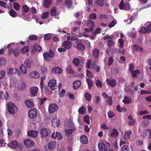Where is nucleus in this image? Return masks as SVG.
<instances>
[{"label":"nucleus","mask_w":151,"mask_h":151,"mask_svg":"<svg viewBox=\"0 0 151 151\" xmlns=\"http://www.w3.org/2000/svg\"><path fill=\"white\" fill-rule=\"evenodd\" d=\"M38 132L37 131L32 130L27 132V135L34 138H36L37 136Z\"/></svg>","instance_id":"obj_12"},{"label":"nucleus","mask_w":151,"mask_h":151,"mask_svg":"<svg viewBox=\"0 0 151 151\" xmlns=\"http://www.w3.org/2000/svg\"><path fill=\"white\" fill-rule=\"evenodd\" d=\"M97 4L100 6H103L104 5V3L101 0H97Z\"/></svg>","instance_id":"obj_64"},{"label":"nucleus","mask_w":151,"mask_h":151,"mask_svg":"<svg viewBox=\"0 0 151 151\" xmlns=\"http://www.w3.org/2000/svg\"><path fill=\"white\" fill-rule=\"evenodd\" d=\"M129 148L127 145H124L122 146L121 149V151H129Z\"/></svg>","instance_id":"obj_48"},{"label":"nucleus","mask_w":151,"mask_h":151,"mask_svg":"<svg viewBox=\"0 0 151 151\" xmlns=\"http://www.w3.org/2000/svg\"><path fill=\"white\" fill-rule=\"evenodd\" d=\"M122 102L125 104H129L132 101L131 98L128 96H125L124 99L122 101Z\"/></svg>","instance_id":"obj_25"},{"label":"nucleus","mask_w":151,"mask_h":151,"mask_svg":"<svg viewBox=\"0 0 151 151\" xmlns=\"http://www.w3.org/2000/svg\"><path fill=\"white\" fill-rule=\"evenodd\" d=\"M85 96L86 98V99L87 101H89L90 100L91 96L88 93H86L85 94Z\"/></svg>","instance_id":"obj_55"},{"label":"nucleus","mask_w":151,"mask_h":151,"mask_svg":"<svg viewBox=\"0 0 151 151\" xmlns=\"http://www.w3.org/2000/svg\"><path fill=\"white\" fill-rule=\"evenodd\" d=\"M40 133L42 138H45L47 137L49 135L47 129L45 128H42L40 129Z\"/></svg>","instance_id":"obj_7"},{"label":"nucleus","mask_w":151,"mask_h":151,"mask_svg":"<svg viewBox=\"0 0 151 151\" xmlns=\"http://www.w3.org/2000/svg\"><path fill=\"white\" fill-rule=\"evenodd\" d=\"M98 146L99 149L102 151H107V147L103 142L99 143Z\"/></svg>","instance_id":"obj_18"},{"label":"nucleus","mask_w":151,"mask_h":151,"mask_svg":"<svg viewBox=\"0 0 151 151\" xmlns=\"http://www.w3.org/2000/svg\"><path fill=\"white\" fill-rule=\"evenodd\" d=\"M84 121L86 123L89 124L90 123V120H89V116L88 115L85 116L83 119Z\"/></svg>","instance_id":"obj_47"},{"label":"nucleus","mask_w":151,"mask_h":151,"mask_svg":"<svg viewBox=\"0 0 151 151\" xmlns=\"http://www.w3.org/2000/svg\"><path fill=\"white\" fill-rule=\"evenodd\" d=\"M75 130H73V129H67L65 130V135L67 137H70L72 134L73 131Z\"/></svg>","instance_id":"obj_26"},{"label":"nucleus","mask_w":151,"mask_h":151,"mask_svg":"<svg viewBox=\"0 0 151 151\" xmlns=\"http://www.w3.org/2000/svg\"><path fill=\"white\" fill-rule=\"evenodd\" d=\"M87 25L88 27L93 28L95 26V24L93 21L90 19H88L87 20Z\"/></svg>","instance_id":"obj_34"},{"label":"nucleus","mask_w":151,"mask_h":151,"mask_svg":"<svg viewBox=\"0 0 151 151\" xmlns=\"http://www.w3.org/2000/svg\"><path fill=\"white\" fill-rule=\"evenodd\" d=\"M99 50L97 49H95L93 51V56L95 58H97L99 56Z\"/></svg>","instance_id":"obj_40"},{"label":"nucleus","mask_w":151,"mask_h":151,"mask_svg":"<svg viewBox=\"0 0 151 151\" xmlns=\"http://www.w3.org/2000/svg\"><path fill=\"white\" fill-rule=\"evenodd\" d=\"M77 47L78 49L83 50L85 48V46L82 43H79L77 45Z\"/></svg>","instance_id":"obj_52"},{"label":"nucleus","mask_w":151,"mask_h":151,"mask_svg":"<svg viewBox=\"0 0 151 151\" xmlns=\"http://www.w3.org/2000/svg\"><path fill=\"white\" fill-rule=\"evenodd\" d=\"M119 8L121 10L125 11L129 10L130 9V4L128 2L124 3L123 0H122L120 3L119 4Z\"/></svg>","instance_id":"obj_2"},{"label":"nucleus","mask_w":151,"mask_h":151,"mask_svg":"<svg viewBox=\"0 0 151 151\" xmlns=\"http://www.w3.org/2000/svg\"><path fill=\"white\" fill-rule=\"evenodd\" d=\"M114 37V36L112 35H107L104 37L103 39L104 40H106L107 39L113 40Z\"/></svg>","instance_id":"obj_42"},{"label":"nucleus","mask_w":151,"mask_h":151,"mask_svg":"<svg viewBox=\"0 0 151 151\" xmlns=\"http://www.w3.org/2000/svg\"><path fill=\"white\" fill-rule=\"evenodd\" d=\"M22 9L24 12L25 13L27 12L29 10V7L27 5H23Z\"/></svg>","instance_id":"obj_60"},{"label":"nucleus","mask_w":151,"mask_h":151,"mask_svg":"<svg viewBox=\"0 0 151 151\" xmlns=\"http://www.w3.org/2000/svg\"><path fill=\"white\" fill-rule=\"evenodd\" d=\"M29 49L27 46H25L22 49L21 51L22 52L26 53L29 52Z\"/></svg>","instance_id":"obj_53"},{"label":"nucleus","mask_w":151,"mask_h":151,"mask_svg":"<svg viewBox=\"0 0 151 151\" xmlns=\"http://www.w3.org/2000/svg\"><path fill=\"white\" fill-rule=\"evenodd\" d=\"M43 55L44 58L47 61H49L51 58L54 57L55 54L53 51L51 50H50L49 52H45L43 53Z\"/></svg>","instance_id":"obj_3"},{"label":"nucleus","mask_w":151,"mask_h":151,"mask_svg":"<svg viewBox=\"0 0 151 151\" xmlns=\"http://www.w3.org/2000/svg\"><path fill=\"white\" fill-rule=\"evenodd\" d=\"M81 82L80 80L75 81L73 84V88L74 89L77 90L80 86Z\"/></svg>","instance_id":"obj_22"},{"label":"nucleus","mask_w":151,"mask_h":151,"mask_svg":"<svg viewBox=\"0 0 151 151\" xmlns=\"http://www.w3.org/2000/svg\"><path fill=\"white\" fill-rule=\"evenodd\" d=\"M96 85L97 87L101 88L102 86L103 83L99 79H98L96 81Z\"/></svg>","instance_id":"obj_50"},{"label":"nucleus","mask_w":151,"mask_h":151,"mask_svg":"<svg viewBox=\"0 0 151 151\" xmlns=\"http://www.w3.org/2000/svg\"><path fill=\"white\" fill-rule=\"evenodd\" d=\"M140 32L141 33H142L144 34H145L146 33H147V29L145 27H142L140 28Z\"/></svg>","instance_id":"obj_56"},{"label":"nucleus","mask_w":151,"mask_h":151,"mask_svg":"<svg viewBox=\"0 0 151 151\" xmlns=\"http://www.w3.org/2000/svg\"><path fill=\"white\" fill-rule=\"evenodd\" d=\"M132 49L135 52H142L143 50V49L142 47H140L139 45L136 44L133 45Z\"/></svg>","instance_id":"obj_19"},{"label":"nucleus","mask_w":151,"mask_h":151,"mask_svg":"<svg viewBox=\"0 0 151 151\" xmlns=\"http://www.w3.org/2000/svg\"><path fill=\"white\" fill-rule=\"evenodd\" d=\"M52 71L54 74H60L62 73L63 69L58 67H56L52 69Z\"/></svg>","instance_id":"obj_15"},{"label":"nucleus","mask_w":151,"mask_h":151,"mask_svg":"<svg viewBox=\"0 0 151 151\" xmlns=\"http://www.w3.org/2000/svg\"><path fill=\"white\" fill-rule=\"evenodd\" d=\"M134 66L133 65V64L132 63L130 64L129 65V71L130 72H132L133 71V70H134Z\"/></svg>","instance_id":"obj_63"},{"label":"nucleus","mask_w":151,"mask_h":151,"mask_svg":"<svg viewBox=\"0 0 151 151\" xmlns=\"http://www.w3.org/2000/svg\"><path fill=\"white\" fill-rule=\"evenodd\" d=\"M34 50L37 52H40L42 50V48L39 44H35L34 45Z\"/></svg>","instance_id":"obj_29"},{"label":"nucleus","mask_w":151,"mask_h":151,"mask_svg":"<svg viewBox=\"0 0 151 151\" xmlns=\"http://www.w3.org/2000/svg\"><path fill=\"white\" fill-rule=\"evenodd\" d=\"M56 81L55 79L50 81L48 84V86L50 87L52 90H54L56 88Z\"/></svg>","instance_id":"obj_9"},{"label":"nucleus","mask_w":151,"mask_h":151,"mask_svg":"<svg viewBox=\"0 0 151 151\" xmlns=\"http://www.w3.org/2000/svg\"><path fill=\"white\" fill-rule=\"evenodd\" d=\"M29 39L31 40H36L37 39V37L35 35H30L29 36Z\"/></svg>","instance_id":"obj_58"},{"label":"nucleus","mask_w":151,"mask_h":151,"mask_svg":"<svg viewBox=\"0 0 151 151\" xmlns=\"http://www.w3.org/2000/svg\"><path fill=\"white\" fill-rule=\"evenodd\" d=\"M86 76L88 77L91 78H93V76L92 73L88 70H86Z\"/></svg>","instance_id":"obj_57"},{"label":"nucleus","mask_w":151,"mask_h":151,"mask_svg":"<svg viewBox=\"0 0 151 151\" xmlns=\"http://www.w3.org/2000/svg\"><path fill=\"white\" fill-rule=\"evenodd\" d=\"M7 107L8 112L11 114H14L17 111L16 106L11 102L7 104Z\"/></svg>","instance_id":"obj_1"},{"label":"nucleus","mask_w":151,"mask_h":151,"mask_svg":"<svg viewBox=\"0 0 151 151\" xmlns=\"http://www.w3.org/2000/svg\"><path fill=\"white\" fill-rule=\"evenodd\" d=\"M13 6L14 8V9L16 10H18L20 8V6L19 4L17 3H14L13 4Z\"/></svg>","instance_id":"obj_61"},{"label":"nucleus","mask_w":151,"mask_h":151,"mask_svg":"<svg viewBox=\"0 0 151 151\" xmlns=\"http://www.w3.org/2000/svg\"><path fill=\"white\" fill-rule=\"evenodd\" d=\"M9 97V94L6 92H1L0 94V99L7 100Z\"/></svg>","instance_id":"obj_16"},{"label":"nucleus","mask_w":151,"mask_h":151,"mask_svg":"<svg viewBox=\"0 0 151 151\" xmlns=\"http://www.w3.org/2000/svg\"><path fill=\"white\" fill-rule=\"evenodd\" d=\"M89 18L90 19H95L97 18V15L95 13L91 14L89 16Z\"/></svg>","instance_id":"obj_49"},{"label":"nucleus","mask_w":151,"mask_h":151,"mask_svg":"<svg viewBox=\"0 0 151 151\" xmlns=\"http://www.w3.org/2000/svg\"><path fill=\"white\" fill-rule=\"evenodd\" d=\"M66 71H67L68 73L72 74L74 72L73 69L71 68L70 66H68V67L66 69Z\"/></svg>","instance_id":"obj_51"},{"label":"nucleus","mask_w":151,"mask_h":151,"mask_svg":"<svg viewBox=\"0 0 151 151\" xmlns=\"http://www.w3.org/2000/svg\"><path fill=\"white\" fill-rule=\"evenodd\" d=\"M105 102L106 104L107 105L111 106L112 104V98L111 96H109Z\"/></svg>","instance_id":"obj_31"},{"label":"nucleus","mask_w":151,"mask_h":151,"mask_svg":"<svg viewBox=\"0 0 151 151\" xmlns=\"http://www.w3.org/2000/svg\"><path fill=\"white\" fill-rule=\"evenodd\" d=\"M132 133V132L130 130L125 131L124 134H122V139L125 141H127L130 139V134Z\"/></svg>","instance_id":"obj_8"},{"label":"nucleus","mask_w":151,"mask_h":151,"mask_svg":"<svg viewBox=\"0 0 151 151\" xmlns=\"http://www.w3.org/2000/svg\"><path fill=\"white\" fill-rule=\"evenodd\" d=\"M86 81L88 86V88L90 89L93 86V81L90 78H87Z\"/></svg>","instance_id":"obj_24"},{"label":"nucleus","mask_w":151,"mask_h":151,"mask_svg":"<svg viewBox=\"0 0 151 151\" xmlns=\"http://www.w3.org/2000/svg\"><path fill=\"white\" fill-rule=\"evenodd\" d=\"M91 60H87L86 63V67L87 68H90V65L91 64L92 66L94 65L95 64V61L93 62V63H91Z\"/></svg>","instance_id":"obj_36"},{"label":"nucleus","mask_w":151,"mask_h":151,"mask_svg":"<svg viewBox=\"0 0 151 151\" xmlns=\"http://www.w3.org/2000/svg\"><path fill=\"white\" fill-rule=\"evenodd\" d=\"M106 81L108 85L112 87H114L116 84V81L114 79L111 80L107 79Z\"/></svg>","instance_id":"obj_13"},{"label":"nucleus","mask_w":151,"mask_h":151,"mask_svg":"<svg viewBox=\"0 0 151 151\" xmlns=\"http://www.w3.org/2000/svg\"><path fill=\"white\" fill-rule=\"evenodd\" d=\"M118 132L115 129H113L111 134V136L113 138H116L118 136Z\"/></svg>","instance_id":"obj_28"},{"label":"nucleus","mask_w":151,"mask_h":151,"mask_svg":"<svg viewBox=\"0 0 151 151\" xmlns=\"http://www.w3.org/2000/svg\"><path fill=\"white\" fill-rule=\"evenodd\" d=\"M52 37L51 35L50 34H47L44 36V39L45 40H49Z\"/></svg>","instance_id":"obj_59"},{"label":"nucleus","mask_w":151,"mask_h":151,"mask_svg":"<svg viewBox=\"0 0 151 151\" xmlns=\"http://www.w3.org/2000/svg\"><path fill=\"white\" fill-rule=\"evenodd\" d=\"M14 51V55L15 57H17L18 56L20 50L19 49L16 48Z\"/></svg>","instance_id":"obj_62"},{"label":"nucleus","mask_w":151,"mask_h":151,"mask_svg":"<svg viewBox=\"0 0 151 151\" xmlns=\"http://www.w3.org/2000/svg\"><path fill=\"white\" fill-rule=\"evenodd\" d=\"M68 127H70L73 130H75L76 128L75 127V124L72 121H70L68 122L67 124Z\"/></svg>","instance_id":"obj_37"},{"label":"nucleus","mask_w":151,"mask_h":151,"mask_svg":"<svg viewBox=\"0 0 151 151\" xmlns=\"http://www.w3.org/2000/svg\"><path fill=\"white\" fill-rule=\"evenodd\" d=\"M56 143L55 142L51 141L48 143V148L50 150L54 149L56 147Z\"/></svg>","instance_id":"obj_21"},{"label":"nucleus","mask_w":151,"mask_h":151,"mask_svg":"<svg viewBox=\"0 0 151 151\" xmlns=\"http://www.w3.org/2000/svg\"><path fill=\"white\" fill-rule=\"evenodd\" d=\"M86 108L83 106H81L78 110L79 113L82 115H84L86 113Z\"/></svg>","instance_id":"obj_35"},{"label":"nucleus","mask_w":151,"mask_h":151,"mask_svg":"<svg viewBox=\"0 0 151 151\" xmlns=\"http://www.w3.org/2000/svg\"><path fill=\"white\" fill-rule=\"evenodd\" d=\"M58 105L55 104H52L49 105L48 111L49 113L53 114L58 109Z\"/></svg>","instance_id":"obj_4"},{"label":"nucleus","mask_w":151,"mask_h":151,"mask_svg":"<svg viewBox=\"0 0 151 151\" xmlns=\"http://www.w3.org/2000/svg\"><path fill=\"white\" fill-rule=\"evenodd\" d=\"M9 14L12 17H15L16 16L17 13L13 9H11L10 11Z\"/></svg>","instance_id":"obj_45"},{"label":"nucleus","mask_w":151,"mask_h":151,"mask_svg":"<svg viewBox=\"0 0 151 151\" xmlns=\"http://www.w3.org/2000/svg\"><path fill=\"white\" fill-rule=\"evenodd\" d=\"M18 144V142L16 140L13 141L11 143H9L7 144L8 147H12L13 148H15L17 146Z\"/></svg>","instance_id":"obj_27"},{"label":"nucleus","mask_w":151,"mask_h":151,"mask_svg":"<svg viewBox=\"0 0 151 151\" xmlns=\"http://www.w3.org/2000/svg\"><path fill=\"white\" fill-rule=\"evenodd\" d=\"M62 46L67 50H68L71 48L72 46V43L69 41H65L63 43Z\"/></svg>","instance_id":"obj_14"},{"label":"nucleus","mask_w":151,"mask_h":151,"mask_svg":"<svg viewBox=\"0 0 151 151\" xmlns=\"http://www.w3.org/2000/svg\"><path fill=\"white\" fill-rule=\"evenodd\" d=\"M51 3V0H44L43 5L45 8H48Z\"/></svg>","instance_id":"obj_30"},{"label":"nucleus","mask_w":151,"mask_h":151,"mask_svg":"<svg viewBox=\"0 0 151 151\" xmlns=\"http://www.w3.org/2000/svg\"><path fill=\"white\" fill-rule=\"evenodd\" d=\"M72 62L76 66L79 65L82 67L84 63V60L83 59L80 60L77 58H74Z\"/></svg>","instance_id":"obj_5"},{"label":"nucleus","mask_w":151,"mask_h":151,"mask_svg":"<svg viewBox=\"0 0 151 151\" xmlns=\"http://www.w3.org/2000/svg\"><path fill=\"white\" fill-rule=\"evenodd\" d=\"M20 69L22 73L24 74H26L27 72V69L23 65H22L20 66Z\"/></svg>","instance_id":"obj_38"},{"label":"nucleus","mask_w":151,"mask_h":151,"mask_svg":"<svg viewBox=\"0 0 151 151\" xmlns=\"http://www.w3.org/2000/svg\"><path fill=\"white\" fill-rule=\"evenodd\" d=\"M116 109L118 111L120 112H122L123 111H124V112H125L126 110V109L125 108H122L119 105L117 106Z\"/></svg>","instance_id":"obj_46"},{"label":"nucleus","mask_w":151,"mask_h":151,"mask_svg":"<svg viewBox=\"0 0 151 151\" xmlns=\"http://www.w3.org/2000/svg\"><path fill=\"white\" fill-rule=\"evenodd\" d=\"M17 71V68H11L9 70L8 73L10 75L16 73Z\"/></svg>","instance_id":"obj_39"},{"label":"nucleus","mask_w":151,"mask_h":151,"mask_svg":"<svg viewBox=\"0 0 151 151\" xmlns=\"http://www.w3.org/2000/svg\"><path fill=\"white\" fill-rule=\"evenodd\" d=\"M24 142L25 145L28 147H32L35 145L34 142L29 139H25Z\"/></svg>","instance_id":"obj_10"},{"label":"nucleus","mask_w":151,"mask_h":151,"mask_svg":"<svg viewBox=\"0 0 151 151\" xmlns=\"http://www.w3.org/2000/svg\"><path fill=\"white\" fill-rule=\"evenodd\" d=\"M30 76L32 78H37L40 77V74L37 71H33L30 73Z\"/></svg>","instance_id":"obj_20"},{"label":"nucleus","mask_w":151,"mask_h":151,"mask_svg":"<svg viewBox=\"0 0 151 151\" xmlns=\"http://www.w3.org/2000/svg\"><path fill=\"white\" fill-rule=\"evenodd\" d=\"M56 8L54 6L52 7L51 10V14L52 16H55L56 14Z\"/></svg>","instance_id":"obj_44"},{"label":"nucleus","mask_w":151,"mask_h":151,"mask_svg":"<svg viewBox=\"0 0 151 151\" xmlns=\"http://www.w3.org/2000/svg\"><path fill=\"white\" fill-rule=\"evenodd\" d=\"M6 63V61L5 58H0V64L1 66L4 65Z\"/></svg>","instance_id":"obj_54"},{"label":"nucleus","mask_w":151,"mask_h":151,"mask_svg":"<svg viewBox=\"0 0 151 151\" xmlns=\"http://www.w3.org/2000/svg\"><path fill=\"white\" fill-rule=\"evenodd\" d=\"M132 73V76L134 78H136L137 77V74H139L140 73V72L139 70H134L132 72H131Z\"/></svg>","instance_id":"obj_43"},{"label":"nucleus","mask_w":151,"mask_h":151,"mask_svg":"<svg viewBox=\"0 0 151 151\" xmlns=\"http://www.w3.org/2000/svg\"><path fill=\"white\" fill-rule=\"evenodd\" d=\"M24 63L27 68L28 69L31 68L32 64V61L28 58L26 59L24 61Z\"/></svg>","instance_id":"obj_17"},{"label":"nucleus","mask_w":151,"mask_h":151,"mask_svg":"<svg viewBox=\"0 0 151 151\" xmlns=\"http://www.w3.org/2000/svg\"><path fill=\"white\" fill-rule=\"evenodd\" d=\"M107 46L109 48H111L112 46L114 45L115 43L113 41V40H108L107 42Z\"/></svg>","instance_id":"obj_32"},{"label":"nucleus","mask_w":151,"mask_h":151,"mask_svg":"<svg viewBox=\"0 0 151 151\" xmlns=\"http://www.w3.org/2000/svg\"><path fill=\"white\" fill-rule=\"evenodd\" d=\"M38 91V88L36 87H32L30 88L31 95L32 96H36Z\"/></svg>","instance_id":"obj_11"},{"label":"nucleus","mask_w":151,"mask_h":151,"mask_svg":"<svg viewBox=\"0 0 151 151\" xmlns=\"http://www.w3.org/2000/svg\"><path fill=\"white\" fill-rule=\"evenodd\" d=\"M25 103L26 105L29 108L32 107L34 106V103L29 100H26Z\"/></svg>","instance_id":"obj_33"},{"label":"nucleus","mask_w":151,"mask_h":151,"mask_svg":"<svg viewBox=\"0 0 151 151\" xmlns=\"http://www.w3.org/2000/svg\"><path fill=\"white\" fill-rule=\"evenodd\" d=\"M37 110L35 108L30 109L28 112V115L31 119H34L36 117L37 114Z\"/></svg>","instance_id":"obj_6"},{"label":"nucleus","mask_w":151,"mask_h":151,"mask_svg":"<svg viewBox=\"0 0 151 151\" xmlns=\"http://www.w3.org/2000/svg\"><path fill=\"white\" fill-rule=\"evenodd\" d=\"M65 4L67 7L70 8L72 5L73 2L71 0H66Z\"/></svg>","instance_id":"obj_41"},{"label":"nucleus","mask_w":151,"mask_h":151,"mask_svg":"<svg viewBox=\"0 0 151 151\" xmlns=\"http://www.w3.org/2000/svg\"><path fill=\"white\" fill-rule=\"evenodd\" d=\"M80 140L81 142L83 144H87L88 142V139L85 135H83L80 137Z\"/></svg>","instance_id":"obj_23"}]
</instances>
